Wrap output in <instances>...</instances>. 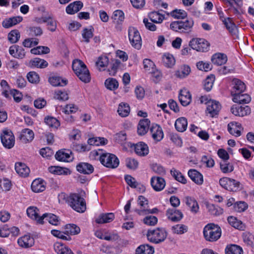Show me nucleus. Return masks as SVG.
Returning <instances> with one entry per match:
<instances>
[{
  "instance_id": "nucleus-10",
  "label": "nucleus",
  "mask_w": 254,
  "mask_h": 254,
  "mask_svg": "<svg viewBox=\"0 0 254 254\" xmlns=\"http://www.w3.org/2000/svg\"><path fill=\"white\" fill-rule=\"evenodd\" d=\"M1 141L3 146L10 149L15 143V137L10 130L6 129L3 131L0 135Z\"/></svg>"
},
{
  "instance_id": "nucleus-45",
  "label": "nucleus",
  "mask_w": 254,
  "mask_h": 254,
  "mask_svg": "<svg viewBox=\"0 0 254 254\" xmlns=\"http://www.w3.org/2000/svg\"><path fill=\"white\" fill-rule=\"evenodd\" d=\"M225 251L226 254H243L242 248L235 244L228 245Z\"/></svg>"
},
{
  "instance_id": "nucleus-26",
  "label": "nucleus",
  "mask_w": 254,
  "mask_h": 254,
  "mask_svg": "<svg viewBox=\"0 0 254 254\" xmlns=\"http://www.w3.org/2000/svg\"><path fill=\"white\" fill-rule=\"evenodd\" d=\"M191 69L189 65L187 64L182 65L179 69L175 71V75L179 78H186L190 73Z\"/></svg>"
},
{
  "instance_id": "nucleus-47",
  "label": "nucleus",
  "mask_w": 254,
  "mask_h": 254,
  "mask_svg": "<svg viewBox=\"0 0 254 254\" xmlns=\"http://www.w3.org/2000/svg\"><path fill=\"white\" fill-rule=\"evenodd\" d=\"M162 61L165 66L172 67L175 64V60L173 56L169 53H165L162 57Z\"/></svg>"
},
{
  "instance_id": "nucleus-12",
  "label": "nucleus",
  "mask_w": 254,
  "mask_h": 254,
  "mask_svg": "<svg viewBox=\"0 0 254 254\" xmlns=\"http://www.w3.org/2000/svg\"><path fill=\"white\" fill-rule=\"evenodd\" d=\"M150 132L152 137L156 142L161 141L163 138L164 133L162 127L157 124L152 125Z\"/></svg>"
},
{
  "instance_id": "nucleus-19",
  "label": "nucleus",
  "mask_w": 254,
  "mask_h": 254,
  "mask_svg": "<svg viewBox=\"0 0 254 254\" xmlns=\"http://www.w3.org/2000/svg\"><path fill=\"white\" fill-rule=\"evenodd\" d=\"M234 84L231 91L232 96L243 93L246 89V85L244 82L238 79H235L233 81Z\"/></svg>"
},
{
  "instance_id": "nucleus-58",
  "label": "nucleus",
  "mask_w": 254,
  "mask_h": 254,
  "mask_svg": "<svg viewBox=\"0 0 254 254\" xmlns=\"http://www.w3.org/2000/svg\"><path fill=\"white\" fill-rule=\"evenodd\" d=\"M171 174L173 176L176 180L177 181L185 184L187 183V180L185 177L182 174V173L175 169H172L171 170Z\"/></svg>"
},
{
  "instance_id": "nucleus-46",
  "label": "nucleus",
  "mask_w": 254,
  "mask_h": 254,
  "mask_svg": "<svg viewBox=\"0 0 254 254\" xmlns=\"http://www.w3.org/2000/svg\"><path fill=\"white\" fill-rule=\"evenodd\" d=\"M30 64L31 66L36 67L37 68H44L46 67L48 65V62L44 59L38 58H35L30 61Z\"/></svg>"
},
{
  "instance_id": "nucleus-63",
  "label": "nucleus",
  "mask_w": 254,
  "mask_h": 254,
  "mask_svg": "<svg viewBox=\"0 0 254 254\" xmlns=\"http://www.w3.org/2000/svg\"><path fill=\"white\" fill-rule=\"evenodd\" d=\"M215 76L213 75L208 76L204 81V88L207 91H209L212 88Z\"/></svg>"
},
{
  "instance_id": "nucleus-11",
  "label": "nucleus",
  "mask_w": 254,
  "mask_h": 254,
  "mask_svg": "<svg viewBox=\"0 0 254 254\" xmlns=\"http://www.w3.org/2000/svg\"><path fill=\"white\" fill-rule=\"evenodd\" d=\"M231 112L235 116L244 117L250 114L251 108L249 106L234 105L231 108Z\"/></svg>"
},
{
  "instance_id": "nucleus-32",
  "label": "nucleus",
  "mask_w": 254,
  "mask_h": 254,
  "mask_svg": "<svg viewBox=\"0 0 254 254\" xmlns=\"http://www.w3.org/2000/svg\"><path fill=\"white\" fill-rule=\"evenodd\" d=\"M83 7V3L80 1H75L70 3L66 7V12L69 14H73L79 11Z\"/></svg>"
},
{
  "instance_id": "nucleus-3",
  "label": "nucleus",
  "mask_w": 254,
  "mask_h": 254,
  "mask_svg": "<svg viewBox=\"0 0 254 254\" xmlns=\"http://www.w3.org/2000/svg\"><path fill=\"white\" fill-rule=\"evenodd\" d=\"M72 69L79 79L84 83L90 82L91 77L86 65L80 60H74L72 64Z\"/></svg>"
},
{
  "instance_id": "nucleus-55",
  "label": "nucleus",
  "mask_w": 254,
  "mask_h": 254,
  "mask_svg": "<svg viewBox=\"0 0 254 254\" xmlns=\"http://www.w3.org/2000/svg\"><path fill=\"white\" fill-rule=\"evenodd\" d=\"M45 123L50 127L57 128L60 126L59 121L55 118L47 117L45 118Z\"/></svg>"
},
{
  "instance_id": "nucleus-16",
  "label": "nucleus",
  "mask_w": 254,
  "mask_h": 254,
  "mask_svg": "<svg viewBox=\"0 0 254 254\" xmlns=\"http://www.w3.org/2000/svg\"><path fill=\"white\" fill-rule=\"evenodd\" d=\"M71 152L69 150L61 149L57 152L55 154L56 159L62 162H69L72 160Z\"/></svg>"
},
{
  "instance_id": "nucleus-25",
  "label": "nucleus",
  "mask_w": 254,
  "mask_h": 254,
  "mask_svg": "<svg viewBox=\"0 0 254 254\" xmlns=\"http://www.w3.org/2000/svg\"><path fill=\"white\" fill-rule=\"evenodd\" d=\"M54 249L57 254H74L70 248L60 242L54 244Z\"/></svg>"
},
{
  "instance_id": "nucleus-37",
  "label": "nucleus",
  "mask_w": 254,
  "mask_h": 254,
  "mask_svg": "<svg viewBox=\"0 0 254 254\" xmlns=\"http://www.w3.org/2000/svg\"><path fill=\"white\" fill-rule=\"evenodd\" d=\"M241 126L238 123H230L228 125V130L229 133L235 136L241 135Z\"/></svg>"
},
{
  "instance_id": "nucleus-2",
  "label": "nucleus",
  "mask_w": 254,
  "mask_h": 254,
  "mask_svg": "<svg viewBox=\"0 0 254 254\" xmlns=\"http://www.w3.org/2000/svg\"><path fill=\"white\" fill-rule=\"evenodd\" d=\"M91 154L95 158L99 157L100 162L108 168H116L119 165V160L116 156L109 153H102L101 150H94Z\"/></svg>"
},
{
  "instance_id": "nucleus-17",
  "label": "nucleus",
  "mask_w": 254,
  "mask_h": 254,
  "mask_svg": "<svg viewBox=\"0 0 254 254\" xmlns=\"http://www.w3.org/2000/svg\"><path fill=\"white\" fill-rule=\"evenodd\" d=\"M44 219H45L53 225L57 226L60 223L59 217L57 215L52 213H45L43 214L41 216V218L39 219V224H43L44 222Z\"/></svg>"
},
{
  "instance_id": "nucleus-53",
  "label": "nucleus",
  "mask_w": 254,
  "mask_h": 254,
  "mask_svg": "<svg viewBox=\"0 0 254 254\" xmlns=\"http://www.w3.org/2000/svg\"><path fill=\"white\" fill-rule=\"evenodd\" d=\"M112 18L114 19V22L120 25L124 20V13L121 10H116L113 13Z\"/></svg>"
},
{
  "instance_id": "nucleus-14",
  "label": "nucleus",
  "mask_w": 254,
  "mask_h": 254,
  "mask_svg": "<svg viewBox=\"0 0 254 254\" xmlns=\"http://www.w3.org/2000/svg\"><path fill=\"white\" fill-rule=\"evenodd\" d=\"M150 183L152 188L156 191H160L163 190L166 185L164 179L156 176L151 178Z\"/></svg>"
},
{
  "instance_id": "nucleus-7",
  "label": "nucleus",
  "mask_w": 254,
  "mask_h": 254,
  "mask_svg": "<svg viewBox=\"0 0 254 254\" xmlns=\"http://www.w3.org/2000/svg\"><path fill=\"white\" fill-rule=\"evenodd\" d=\"M189 46L197 52H206L209 50L210 44L203 38H194L189 42Z\"/></svg>"
},
{
  "instance_id": "nucleus-38",
  "label": "nucleus",
  "mask_w": 254,
  "mask_h": 254,
  "mask_svg": "<svg viewBox=\"0 0 254 254\" xmlns=\"http://www.w3.org/2000/svg\"><path fill=\"white\" fill-rule=\"evenodd\" d=\"M186 204L190 208V211L193 213H196L199 210V206L196 200L193 197L187 196L185 197Z\"/></svg>"
},
{
  "instance_id": "nucleus-49",
  "label": "nucleus",
  "mask_w": 254,
  "mask_h": 254,
  "mask_svg": "<svg viewBox=\"0 0 254 254\" xmlns=\"http://www.w3.org/2000/svg\"><path fill=\"white\" fill-rule=\"evenodd\" d=\"M49 81L54 86H64L67 84V80L62 79L59 76H52L49 78Z\"/></svg>"
},
{
  "instance_id": "nucleus-6",
  "label": "nucleus",
  "mask_w": 254,
  "mask_h": 254,
  "mask_svg": "<svg viewBox=\"0 0 254 254\" xmlns=\"http://www.w3.org/2000/svg\"><path fill=\"white\" fill-rule=\"evenodd\" d=\"M146 235L150 242L154 244H159L166 239L167 233L164 229L157 228L154 230H148Z\"/></svg>"
},
{
  "instance_id": "nucleus-48",
  "label": "nucleus",
  "mask_w": 254,
  "mask_h": 254,
  "mask_svg": "<svg viewBox=\"0 0 254 254\" xmlns=\"http://www.w3.org/2000/svg\"><path fill=\"white\" fill-rule=\"evenodd\" d=\"M117 112L120 116L127 117L130 112V107L127 103H121L119 105Z\"/></svg>"
},
{
  "instance_id": "nucleus-51",
  "label": "nucleus",
  "mask_w": 254,
  "mask_h": 254,
  "mask_svg": "<svg viewBox=\"0 0 254 254\" xmlns=\"http://www.w3.org/2000/svg\"><path fill=\"white\" fill-rule=\"evenodd\" d=\"M148 16L151 22L156 23H161L165 18L163 14L156 11L150 12Z\"/></svg>"
},
{
  "instance_id": "nucleus-40",
  "label": "nucleus",
  "mask_w": 254,
  "mask_h": 254,
  "mask_svg": "<svg viewBox=\"0 0 254 254\" xmlns=\"http://www.w3.org/2000/svg\"><path fill=\"white\" fill-rule=\"evenodd\" d=\"M26 212L29 217L36 220L39 224V219L41 218V216H39V210L36 207L30 206L27 209Z\"/></svg>"
},
{
  "instance_id": "nucleus-4",
  "label": "nucleus",
  "mask_w": 254,
  "mask_h": 254,
  "mask_svg": "<svg viewBox=\"0 0 254 254\" xmlns=\"http://www.w3.org/2000/svg\"><path fill=\"white\" fill-rule=\"evenodd\" d=\"M203 235L205 240L208 241H216L221 237V229L217 225L208 224L203 229Z\"/></svg>"
},
{
  "instance_id": "nucleus-62",
  "label": "nucleus",
  "mask_w": 254,
  "mask_h": 254,
  "mask_svg": "<svg viewBox=\"0 0 254 254\" xmlns=\"http://www.w3.org/2000/svg\"><path fill=\"white\" fill-rule=\"evenodd\" d=\"M51 234L55 237L61 239L63 240L70 241L71 238V237L68 235H66L64 232H61L57 230H52L51 231Z\"/></svg>"
},
{
  "instance_id": "nucleus-22",
  "label": "nucleus",
  "mask_w": 254,
  "mask_h": 254,
  "mask_svg": "<svg viewBox=\"0 0 254 254\" xmlns=\"http://www.w3.org/2000/svg\"><path fill=\"white\" fill-rule=\"evenodd\" d=\"M9 53L13 57L21 59H23L25 55L24 49L17 45L10 46L9 49Z\"/></svg>"
},
{
  "instance_id": "nucleus-23",
  "label": "nucleus",
  "mask_w": 254,
  "mask_h": 254,
  "mask_svg": "<svg viewBox=\"0 0 254 254\" xmlns=\"http://www.w3.org/2000/svg\"><path fill=\"white\" fill-rule=\"evenodd\" d=\"M76 168L78 172L84 174L89 175L94 171L93 166L88 163L80 162L76 165Z\"/></svg>"
},
{
  "instance_id": "nucleus-8",
  "label": "nucleus",
  "mask_w": 254,
  "mask_h": 254,
  "mask_svg": "<svg viewBox=\"0 0 254 254\" xmlns=\"http://www.w3.org/2000/svg\"><path fill=\"white\" fill-rule=\"evenodd\" d=\"M128 35L131 46L137 50L140 49L141 47V38L137 29L133 27H129Z\"/></svg>"
},
{
  "instance_id": "nucleus-9",
  "label": "nucleus",
  "mask_w": 254,
  "mask_h": 254,
  "mask_svg": "<svg viewBox=\"0 0 254 254\" xmlns=\"http://www.w3.org/2000/svg\"><path fill=\"white\" fill-rule=\"evenodd\" d=\"M220 185L225 189L232 191H236L240 190V183L239 181L228 177L221 178Z\"/></svg>"
},
{
  "instance_id": "nucleus-61",
  "label": "nucleus",
  "mask_w": 254,
  "mask_h": 254,
  "mask_svg": "<svg viewBox=\"0 0 254 254\" xmlns=\"http://www.w3.org/2000/svg\"><path fill=\"white\" fill-rule=\"evenodd\" d=\"M188 227L184 224H177L172 227L173 233L177 234H183L188 231Z\"/></svg>"
},
{
  "instance_id": "nucleus-56",
  "label": "nucleus",
  "mask_w": 254,
  "mask_h": 254,
  "mask_svg": "<svg viewBox=\"0 0 254 254\" xmlns=\"http://www.w3.org/2000/svg\"><path fill=\"white\" fill-rule=\"evenodd\" d=\"M93 28H85L83 29L82 32V36L84 39V41L86 43H89L90 38L93 36Z\"/></svg>"
},
{
  "instance_id": "nucleus-57",
  "label": "nucleus",
  "mask_w": 254,
  "mask_h": 254,
  "mask_svg": "<svg viewBox=\"0 0 254 254\" xmlns=\"http://www.w3.org/2000/svg\"><path fill=\"white\" fill-rule=\"evenodd\" d=\"M20 34L18 30H13L8 34V40L11 43H15L19 39Z\"/></svg>"
},
{
  "instance_id": "nucleus-59",
  "label": "nucleus",
  "mask_w": 254,
  "mask_h": 254,
  "mask_svg": "<svg viewBox=\"0 0 254 254\" xmlns=\"http://www.w3.org/2000/svg\"><path fill=\"white\" fill-rule=\"evenodd\" d=\"M50 49L46 46H38L30 51L31 53L34 55L46 54L50 53Z\"/></svg>"
},
{
  "instance_id": "nucleus-34",
  "label": "nucleus",
  "mask_w": 254,
  "mask_h": 254,
  "mask_svg": "<svg viewBox=\"0 0 254 254\" xmlns=\"http://www.w3.org/2000/svg\"><path fill=\"white\" fill-rule=\"evenodd\" d=\"M22 17L17 16L5 19L2 22V26L5 28L11 27L22 21Z\"/></svg>"
},
{
  "instance_id": "nucleus-5",
  "label": "nucleus",
  "mask_w": 254,
  "mask_h": 254,
  "mask_svg": "<svg viewBox=\"0 0 254 254\" xmlns=\"http://www.w3.org/2000/svg\"><path fill=\"white\" fill-rule=\"evenodd\" d=\"M193 24V20L190 18L184 21L172 22L170 24V28L174 31L181 33H189L191 32Z\"/></svg>"
},
{
  "instance_id": "nucleus-33",
  "label": "nucleus",
  "mask_w": 254,
  "mask_h": 254,
  "mask_svg": "<svg viewBox=\"0 0 254 254\" xmlns=\"http://www.w3.org/2000/svg\"><path fill=\"white\" fill-rule=\"evenodd\" d=\"M115 218L113 213H107L101 214L96 219L95 221L98 224L110 223Z\"/></svg>"
},
{
  "instance_id": "nucleus-30",
  "label": "nucleus",
  "mask_w": 254,
  "mask_h": 254,
  "mask_svg": "<svg viewBox=\"0 0 254 254\" xmlns=\"http://www.w3.org/2000/svg\"><path fill=\"white\" fill-rule=\"evenodd\" d=\"M135 152L139 156H144L148 154L149 149L147 145L140 142L134 145Z\"/></svg>"
},
{
  "instance_id": "nucleus-15",
  "label": "nucleus",
  "mask_w": 254,
  "mask_h": 254,
  "mask_svg": "<svg viewBox=\"0 0 254 254\" xmlns=\"http://www.w3.org/2000/svg\"><path fill=\"white\" fill-rule=\"evenodd\" d=\"M179 100L183 106L189 105L191 101V96L190 92L187 89L180 90L179 95Z\"/></svg>"
},
{
  "instance_id": "nucleus-50",
  "label": "nucleus",
  "mask_w": 254,
  "mask_h": 254,
  "mask_svg": "<svg viewBox=\"0 0 254 254\" xmlns=\"http://www.w3.org/2000/svg\"><path fill=\"white\" fill-rule=\"evenodd\" d=\"M206 206L208 211L212 215L216 216L222 214L223 212V209L222 208L213 204L207 203L206 204Z\"/></svg>"
},
{
  "instance_id": "nucleus-41",
  "label": "nucleus",
  "mask_w": 254,
  "mask_h": 254,
  "mask_svg": "<svg viewBox=\"0 0 254 254\" xmlns=\"http://www.w3.org/2000/svg\"><path fill=\"white\" fill-rule=\"evenodd\" d=\"M154 252V248L148 244L141 245L135 250V254H153Z\"/></svg>"
},
{
  "instance_id": "nucleus-21",
  "label": "nucleus",
  "mask_w": 254,
  "mask_h": 254,
  "mask_svg": "<svg viewBox=\"0 0 254 254\" xmlns=\"http://www.w3.org/2000/svg\"><path fill=\"white\" fill-rule=\"evenodd\" d=\"M17 243L19 246L27 248L34 244V239L30 235H25L18 239Z\"/></svg>"
},
{
  "instance_id": "nucleus-13",
  "label": "nucleus",
  "mask_w": 254,
  "mask_h": 254,
  "mask_svg": "<svg viewBox=\"0 0 254 254\" xmlns=\"http://www.w3.org/2000/svg\"><path fill=\"white\" fill-rule=\"evenodd\" d=\"M166 215L169 220L176 222L180 221L184 216L182 211L175 208L168 209Z\"/></svg>"
},
{
  "instance_id": "nucleus-39",
  "label": "nucleus",
  "mask_w": 254,
  "mask_h": 254,
  "mask_svg": "<svg viewBox=\"0 0 254 254\" xmlns=\"http://www.w3.org/2000/svg\"><path fill=\"white\" fill-rule=\"evenodd\" d=\"M188 126V121L186 118L181 117L177 119L175 123L176 129L180 132L185 131Z\"/></svg>"
},
{
  "instance_id": "nucleus-20",
  "label": "nucleus",
  "mask_w": 254,
  "mask_h": 254,
  "mask_svg": "<svg viewBox=\"0 0 254 254\" xmlns=\"http://www.w3.org/2000/svg\"><path fill=\"white\" fill-rule=\"evenodd\" d=\"M34 137V132L29 128H25L22 130L19 138L23 143L31 142Z\"/></svg>"
},
{
  "instance_id": "nucleus-27",
  "label": "nucleus",
  "mask_w": 254,
  "mask_h": 254,
  "mask_svg": "<svg viewBox=\"0 0 254 254\" xmlns=\"http://www.w3.org/2000/svg\"><path fill=\"white\" fill-rule=\"evenodd\" d=\"M15 169L17 174L20 176L26 177L30 173L29 168L24 163L17 162L15 164Z\"/></svg>"
},
{
  "instance_id": "nucleus-28",
  "label": "nucleus",
  "mask_w": 254,
  "mask_h": 254,
  "mask_svg": "<svg viewBox=\"0 0 254 254\" xmlns=\"http://www.w3.org/2000/svg\"><path fill=\"white\" fill-rule=\"evenodd\" d=\"M211 60L213 64L216 65H221L227 62V57L224 54L218 53L214 54Z\"/></svg>"
},
{
  "instance_id": "nucleus-18",
  "label": "nucleus",
  "mask_w": 254,
  "mask_h": 254,
  "mask_svg": "<svg viewBox=\"0 0 254 254\" xmlns=\"http://www.w3.org/2000/svg\"><path fill=\"white\" fill-rule=\"evenodd\" d=\"M221 109V105L219 102L211 101L208 103L206 111L212 117L217 115Z\"/></svg>"
},
{
  "instance_id": "nucleus-44",
  "label": "nucleus",
  "mask_w": 254,
  "mask_h": 254,
  "mask_svg": "<svg viewBox=\"0 0 254 254\" xmlns=\"http://www.w3.org/2000/svg\"><path fill=\"white\" fill-rule=\"evenodd\" d=\"M43 23H47L48 29L52 32H54L57 29V21L51 16L43 17L41 19Z\"/></svg>"
},
{
  "instance_id": "nucleus-1",
  "label": "nucleus",
  "mask_w": 254,
  "mask_h": 254,
  "mask_svg": "<svg viewBox=\"0 0 254 254\" xmlns=\"http://www.w3.org/2000/svg\"><path fill=\"white\" fill-rule=\"evenodd\" d=\"M58 198L60 202L65 200L67 204L77 212L83 213L86 211L85 200L78 193H70L67 196L65 193H61L59 195Z\"/></svg>"
},
{
  "instance_id": "nucleus-35",
  "label": "nucleus",
  "mask_w": 254,
  "mask_h": 254,
  "mask_svg": "<svg viewBox=\"0 0 254 254\" xmlns=\"http://www.w3.org/2000/svg\"><path fill=\"white\" fill-rule=\"evenodd\" d=\"M49 171L54 174L58 175H67L71 173L69 169L60 166H51L48 168Z\"/></svg>"
},
{
  "instance_id": "nucleus-24",
  "label": "nucleus",
  "mask_w": 254,
  "mask_h": 254,
  "mask_svg": "<svg viewBox=\"0 0 254 254\" xmlns=\"http://www.w3.org/2000/svg\"><path fill=\"white\" fill-rule=\"evenodd\" d=\"M188 174L190 179L197 185H201L203 184V176L196 170L190 169Z\"/></svg>"
},
{
  "instance_id": "nucleus-29",
  "label": "nucleus",
  "mask_w": 254,
  "mask_h": 254,
  "mask_svg": "<svg viewBox=\"0 0 254 254\" xmlns=\"http://www.w3.org/2000/svg\"><path fill=\"white\" fill-rule=\"evenodd\" d=\"M150 123V122L148 119H144L139 121L137 127V132L139 135H142L147 133Z\"/></svg>"
},
{
  "instance_id": "nucleus-42",
  "label": "nucleus",
  "mask_w": 254,
  "mask_h": 254,
  "mask_svg": "<svg viewBox=\"0 0 254 254\" xmlns=\"http://www.w3.org/2000/svg\"><path fill=\"white\" fill-rule=\"evenodd\" d=\"M233 101L235 103L247 104L251 101L250 96L247 94H239L233 96Z\"/></svg>"
},
{
  "instance_id": "nucleus-52",
  "label": "nucleus",
  "mask_w": 254,
  "mask_h": 254,
  "mask_svg": "<svg viewBox=\"0 0 254 254\" xmlns=\"http://www.w3.org/2000/svg\"><path fill=\"white\" fill-rule=\"evenodd\" d=\"M105 85L107 89L115 90L118 88L119 83L116 79L109 78L105 80Z\"/></svg>"
},
{
  "instance_id": "nucleus-43",
  "label": "nucleus",
  "mask_w": 254,
  "mask_h": 254,
  "mask_svg": "<svg viewBox=\"0 0 254 254\" xmlns=\"http://www.w3.org/2000/svg\"><path fill=\"white\" fill-rule=\"evenodd\" d=\"M80 231V228L73 224H66L64 226V233L69 236L78 234Z\"/></svg>"
},
{
  "instance_id": "nucleus-64",
  "label": "nucleus",
  "mask_w": 254,
  "mask_h": 254,
  "mask_svg": "<svg viewBox=\"0 0 254 254\" xmlns=\"http://www.w3.org/2000/svg\"><path fill=\"white\" fill-rule=\"evenodd\" d=\"M171 16L176 19H184L187 16V13L182 9H175L171 12Z\"/></svg>"
},
{
  "instance_id": "nucleus-54",
  "label": "nucleus",
  "mask_w": 254,
  "mask_h": 254,
  "mask_svg": "<svg viewBox=\"0 0 254 254\" xmlns=\"http://www.w3.org/2000/svg\"><path fill=\"white\" fill-rule=\"evenodd\" d=\"M228 223L233 227L238 229H242L244 224L242 222L233 216H229L227 219Z\"/></svg>"
},
{
  "instance_id": "nucleus-31",
  "label": "nucleus",
  "mask_w": 254,
  "mask_h": 254,
  "mask_svg": "<svg viewBox=\"0 0 254 254\" xmlns=\"http://www.w3.org/2000/svg\"><path fill=\"white\" fill-rule=\"evenodd\" d=\"M46 189V183L42 180L36 179L31 184V189L35 192L43 191Z\"/></svg>"
},
{
  "instance_id": "nucleus-36",
  "label": "nucleus",
  "mask_w": 254,
  "mask_h": 254,
  "mask_svg": "<svg viewBox=\"0 0 254 254\" xmlns=\"http://www.w3.org/2000/svg\"><path fill=\"white\" fill-rule=\"evenodd\" d=\"M223 24L232 35L237 36L238 33V28L232 21L231 18L227 17V21L225 20Z\"/></svg>"
},
{
  "instance_id": "nucleus-60",
  "label": "nucleus",
  "mask_w": 254,
  "mask_h": 254,
  "mask_svg": "<svg viewBox=\"0 0 254 254\" xmlns=\"http://www.w3.org/2000/svg\"><path fill=\"white\" fill-rule=\"evenodd\" d=\"M220 169L224 173H227L232 172L234 170L233 166L227 161H222L220 163Z\"/></svg>"
}]
</instances>
